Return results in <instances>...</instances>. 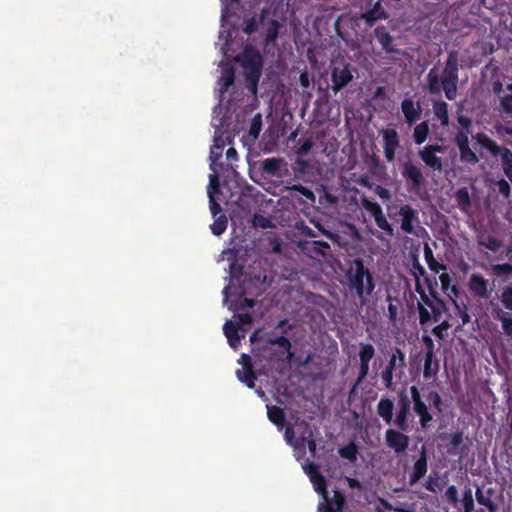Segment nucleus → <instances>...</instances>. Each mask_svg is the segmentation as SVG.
<instances>
[{
	"label": "nucleus",
	"instance_id": "f257e3e1",
	"mask_svg": "<svg viewBox=\"0 0 512 512\" xmlns=\"http://www.w3.org/2000/svg\"><path fill=\"white\" fill-rule=\"evenodd\" d=\"M237 0H221L222 2V15H221V31L219 34L220 50L223 53L224 59L220 65V76L217 81V92L219 97V105L213 111L212 125L216 129L214 136V143L210 150V169L208 197L211 204L213 214L216 213L218 207L215 203V190L218 188V164L217 160L222 156L223 149L226 145V140L222 137L221 129L224 127L225 119L228 117L236 104L241 100L242 92L238 91L234 86V70L229 62L231 57L230 52H233L228 41L230 32L226 29L230 20L229 2L234 3Z\"/></svg>",
	"mask_w": 512,
	"mask_h": 512
},
{
	"label": "nucleus",
	"instance_id": "f03ea898",
	"mask_svg": "<svg viewBox=\"0 0 512 512\" xmlns=\"http://www.w3.org/2000/svg\"><path fill=\"white\" fill-rule=\"evenodd\" d=\"M236 252L233 249L224 250L221 254L219 261L227 260L228 270L231 275L229 284L224 288V304L227 305L229 310L238 311L245 306L252 307L253 301L247 298L242 299L243 294L246 293V286L242 284L240 269L235 263Z\"/></svg>",
	"mask_w": 512,
	"mask_h": 512
},
{
	"label": "nucleus",
	"instance_id": "7ed1b4c3",
	"mask_svg": "<svg viewBox=\"0 0 512 512\" xmlns=\"http://www.w3.org/2000/svg\"><path fill=\"white\" fill-rule=\"evenodd\" d=\"M302 468L305 473L308 474L315 491L322 497V501L318 506V512H341L344 502L342 495L338 492H334L333 499L330 500L327 496L325 480L319 474L314 465L309 462H304L302 463Z\"/></svg>",
	"mask_w": 512,
	"mask_h": 512
},
{
	"label": "nucleus",
	"instance_id": "20e7f679",
	"mask_svg": "<svg viewBox=\"0 0 512 512\" xmlns=\"http://www.w3.org/2000/svg\"><path fill=\"white\" fill-rule=\"evenodd\" d=\"M312 432L309 426L304 423H296L292 427H288L285 432V439L289 445L294 448L295 456L299 460L305 453V446L314 455L316 444L312 440Z\"/></svg>",
	"mask_w": 512,
	"mask_h": 512
},
{
	"label": "nucleus",
	"instance_id": "39448f33",
	"mask_svg": "<svg viewBox=\"0 0 512 512\" xmlns=\"http://www.w3.org/2000/svg\"><path fill=\"white\" fill-rule=\"evenodd\" d=\"M457 79L456 62L455 60H452V57H450L442 78H439L433 71L429 73L430 91L438 93L443 89L446 97L452 100L456 96Z\"/></svg>",
	"mask_w": 512,
	"mask_h": 512
},
{
	"label": "nucleus",
	"instance_id": "423d86ee",
	"mask_svg": "<svg viewBox=\"0 0 512 512\" xmlns=\"http://www.w3.org/2000/svg\"><path fill=\"white\" fill-rule=\"evenodd\" d=\"M236 61L239 62L244 69L250 91L256 94L262 64L260 54L252 47H246L242 55L236 57Z\"/></svg>",
	"mask_w": 512,
	"mask_h": 512
},
{
	"label": "nucleus",
	"instance_id": "0eeeda50",
	"mask_svg": "<svg viewBox=\"0 0 512 512\" xmlns=\"http://www.w3.org/2000/svg\"><path fill=\"white\" fill-rule=\"evenodd\" d=\"M251 321L252 319L250 315L240 314L238 316L237 323H234L233 321H227L224 324V334L228 340V343L234 350L238 349L240 339L245 337L246 329L243 326L246 324L249 325Z\"/></svg>",
	"mask_w": 512,
	"mask_h": 512
},
{
	"label": "nucleus",
	"instance_id": "6e6552de",
	"mask_svg": "<svg viewBox=\"0 0 512 512\" xmlns=\"http://www.w3.org/2000/svg\"><path fill=\"white\" fill-rule=\"evenodd\" d=\"M349 275L351 284L359 295L369 294L373 290L371 275L360 262L351 266Z\"/></svg>",
	"mask_w": 512,
	"mask_h": 512
},
{
	"label": "nucleus",
	"instance_id": "1a4fd4ad",
	"mask_svg": "<svg viewBox=\"0 0 512 512\" xmlns=\"http://www.w3.org/2000/svg\"><path fill=\"white\" fill-rule=\"evenodd\" d=\"M476 142L483 148L487 149L491 154H500L504 172L511 178L512 177V153L507 150L498 147L489 137L484 134H477L475 137Z\"/></svg>",
	"mask_w": 512,
	"mask_h": 512
},
{
	"label": "nucleus",
	"instance_id": "9d476101",
	"mask_svg": "<svg viewBox=\"0 0 512 512\" xmlns=\"http://www.w3.org/2000/svg\"><path fill=\"white\" fill-rule=\"evenodd\" d=\"M333 90L339 91L346 86L353 78L349 65L345 63L335 64L332 70Z\"/></svg>",
	"mask_w": 512,
	"mask_h": 512
},
{
	"label": "nucleus",
	"instance_id": "9b49d317",
	"mask_svg": "<svg viewBox=\"0 0 512 512\" xmlns=\"http://www.w3.org/2000/svg\"><path fill=\"white\" fill-rule=\"evenodd\" d=\"M362 206L374 217L375 222L380 229L392 233L391 225L386 220L382 213L381 207L376 202L370 201L367 198H363Z\"/></svg>",
	"mask_w": 512,
	"mask_h": 512
},
{
	"label": "nucleus",
	"instance_id": "f8f14e48",
	"mask_svg": "<svg viewBox=\"0 0 512 512\" xmlns=\"http://www.w3.org/2000/svg\"><path fill=\"white\" fill-rule=\"evenodd\" d=\"M468 140H469L468 133H465V132L458 133V135L455 138L456 144L460 151L461 161L467 162V163H476V162H478V157L475 154V152H473L470 149V147L468 145V143H469Z\"/></svg>",
	"mask_w": 512,
	"mask_h": 512
},
{
	"label": "nucleus",
	"instance_id": "ddd939ff",
	"mask_svg": "<svg viewBox=\"0 0 512 512\" xmlns=\"http://www.w3.org/2000/svg\"><path fill=\"white\" fill-rule=\"evenodd\" d=\"M386 442L396 453H400L408 447L409 438L398 431L390 429L386 432Z\"/></svg>",
	"mask_w": 512,
	"mask_h": 512
},
{
	"label": "nucleus",
	"instance_id": "4468645a",
	"mask_svg": "<svg viewBox=\"0 0 512 512\" xmlns=\"http://www.w3.org/2000/svg\"><path fill=\"white\" fill-rule=\"evenodd\" d=\"M410 391L414 403V410L420 416L422 426L426 427L432 417L429 414L426 405L422 402L418 389L415 386H412Z\"/></svg>",
	"mask_w": 512,
	"mask_h": 512
},
{
	"label": "nucleus",
	"instance_id": "2eb2a0df",
	"mask_svg": "<svg viewBox=\"0 0 512 512\" xmlns=\"http://www.w3.org/2000/svg\"><path fill=\"white\" fill-rule=\"evenodd\" d=\"M410 391L414 403V410L420 416L422 426L426 427L432 417L429 414L426 405L422 402L418 389L415 386H412Z\"/></svg>",
	"mask_w": 512,
	"mask_h": 512
},
{
	"label": "nucleus",
	"instance_id": "dca6fc26",
	"mask_svg": "<svg viewBox=\"0 0 512 512\" xmlns=\"http://www.w3.org/2000/svg\"><path fill=\"white\" fill-rule=\"evenodd\" d=\"M238 362L242 365V369L236 371L237 378L248 387L252 388L254 386L255 376L251 371L250 357L246 354H242Z\"/></svg>",
	"mask_w": 512,
	"mask_h": 512
},
{
	"label": "nucleus",
	"instance_id": "f3484780",
	"mask_svg": "<svg viewBox=\"0 0 512 512\" xmlns=\"http://www.w3.org/2000/svg\"><path fill=\"white\" fill-rule=\"evenodd\" d=\"M384 140V152L388 161L394 159L395 150L398 146V135L394 130H384L382 132Z\"/></svg>",
	"mask_w": 512,
	"mask_h": 512
},
{
	"label": "nucleus",
	"instance_id": "a211bd4d",
	"mask_svg": "<svg viewBox=\"0 0 512 512\" xmlns=\"http://www.w3.org/2000/svg\"><path fill=\"white\" fill-rule=\"evenodd\" d=\"M438 151H441L440 146L425 147L423 150L420 151V156L422 160L426 163V165L435 170L442 169L441 160L435 154Z\"/></svg>",
	"mask_w": 512,
	"mask_h": 512
},
{
	"label": "nucleus",
	"instance_id": "6ab92c4d",
	"mask_svg": "<svg viewBox=\"0 0 512 512\" xmlns=\"http://www.w3.org/2000/svg\"><path fill=\"white\" fill-rule=\"evenodd\" d=\"M218 188L215 190V203L217 204V208H216V213L215 215L213 214V212H211L212 214V217L214 218V222L211 224L210 228H211V231L214 235H221L227 228V218L225 215H219L217 217V214L221 211V208H220V205L219 203L217 202L218 200H220L218 198ZM210 211H212L210 209Z\"/></svg>",
	"mask_w": 512,
	"mask_h": 512
},
{
	"label": "nucleus",
	"instance_id": "aec40b11",
	"mask_svg": "<svg viewBox=\"0 0 512 512\" xmlns=\"http://www.w3.org/2000/svg\"><path fill=\"white\" fill-rule=\"evenodd\" d=\"M404 362V355L397 351L396 354L392 355L388 367L382 373V379L387 387H390L393 380V371L402 366Z\"/></svg>",
	"mask_w": 512,
	"mask_h": 512
},
{
	"label": "nucleus",
	"instance_id": "412c9836",
	"mask_svg": "<svg viewBox=\"0 0 512 512\" xmlns=\"http://www.w3.org/2000/svg\"><path fill=\"white\" fill-rule=\"evenodd\" d=\"M401 108L408 123L412 124L419 119L421 114L419 103L414 102L412 99H404Z\"/></svg>",
	"mask_w": 512,
	"mask_h": 512
},
{
	"label": "nucleus",
	"instance_id": "4be33fe9",
	"mask_svg": "<svg viewBox=\"0 0 512 512\" xmlns=\"http://www.w3.org/2000/svg\"><path fill=\"white\" fill-rule=\"evenodd\" d=\"M374 355V348L369 345H362L361 350L359 352L360 357V377L359 380H362L366 377L369 370V361L372 359Z\"/></svg>",
	"mask_w": 512,
	"mask_h": 512
},
{
	"label": "nucleus",
	"instance_id": "5701e85b",
	"mask_svg": "<svg viewBox=\"0 0 512 512\" xmlns=\"http://www.w3.org/2000/svg\"><path fill=\"white\" fill-rule=\"evenodd\" d=\"M471 291L479 296H488V281L479 274H472L469 281Z\"/></svg>",
	"mask_w": 512,
	"mask_h": 512
},
{
	"label": "nucleus",
	"instance_id": "b1692460",
	"mask_svg": "<svg viewBox=\"0 0 512 512\" xmlns=\"http://www.w3.org/2000/svg\"><path fill=\"white\" fill-rule=\"evenodd\" d=\"M399 214L402 217L401 228L407 233H412L415 221L414 211L408 206H402Z\"/></svg>",
	"mask_w": 512,
	"mask_h": 512
},
{
	"label": "nucleus",
	"instance_id": "393cba45",
	"mask_svg": "<svg viewBox=\"0 0 512 512\" xmlns=\"http://www.w3.org/2000/svg\"><path fill=\"white\" fill-rule=\"evenodd\" d=\"M378 414L386 421L390 422L392 419L393 403L388 399H382L378 403Z\"/></svg>",
	"mask_w": 512,
	"mask_h": 512
},
{
	"label": "nucleus",
	"instance_id": "a878e982",
	"mask_svg": "<svg viewBox=\"0 0 512 512\" xmlns=\"http://www.w3.org/2000/svg\"><path fill=\"white\" fill-rule=\"evenodd\" d=\"M261 129H262V116L260 114H257L253 117L250 128H249L248 138L250 139L251 143H253L257 139Z\"/></svg>",
	"mask_w": 512,
	"mask_h": 512
},
{
	"label": "nucleus",
	"instance_id": "bb28decb",
	"mask_svg": "<svg viewBox=\"0 0 512 512\" xmlns=\"http://www.w3.org/2000/svg\"><path fill=\"white\" fill-rule=\"evenodd\" d=\"M438 370L437 364H433V350L429 349V351L426 354L425 357V364H424V377L430 378L431 376L435 375Z\"/></svg>",
	"mask_w": 512,
	"mask_h": 512
},
{
	"label": "nucleus",
	"instance_id": "cd10ccee",
	"mask_svg": "<svg viewBox=\"0 0 512 512\" xmlns=\"http://www.w3.org/2000/svg\"><path fill=\"white\" fill-rule=\"evenodd\" d=\"M404 175L413 182L414 185L418 186L422 180L421 171L414 165L408 164L405 166Z\"/></svg>",
	"mask_w": 512,
	"mask_h": 512
},
{
	"label": "nucleus",
	"instance_id": "c85d7f7f",
	"mask_svg": "<svg viewBox=\"0 0 512 512\" xmlns=\"http://www.w3.org/2000/svg\"><path fill=\"white\" fill-rule=\"evenodd\" d=\"M361 17L363 19H365L366 22L371 24V23L375 22L378 19L384 18L385 17V13H384V10L382 9L381 5L380 4H376L371 11L362 14Z\"/></svg>",
	"mask_w": 512,
	"mask_h": 512
},
{
	"label": "nucleus",
	"instance_id": "c756f323",
	"mask_svg": "<svg viewBox=\"0 0 512 512\" xmlns=\"http://www.w3.org/2000/svg\"><path fill=\"white\" fill-rule=\"evenodd\" d=\"M267 415H268L269 420L272 423H274L275 425H277L280 428L282 427L283 421H284V416H283V412L281 409H279L277 407L267 406Z\"/></svg>",
	"mask_w": 512,
	"mask_h": 512
},
{
	"label": "nucleus",
	"instance_id": "7c9ffc66",
	"mask_svg": "<svg viewBox=\"0 0 512 512\" xmlns=\"http://www.w3.org/2000/svg\"><path fill=\"white\" fill-rule=\"evenodd\" d=\"M429 128L426 122L417 125L414 129V139L417 144L423 143L428 135Z\"/></svg>",
	"mask_w": 512,
	"mask_h": 512
},
{
	"label": "nucleus",
	"instance_id": "2f4dec72",
	"mask_svg": "<svg viewBox=\"0 0 512 512\" xmlns=\"http://www.w3.org/2000/svg\"><path fill=\"white\" fill-rule=\"evenodd\" d=\"M435 115L440 119L442 125L448 124V111L447 104L444 102H438L434 106Z\"/></svg>",
	"mask_w": 512,
	"mask_h": 512
},
{
	"label": "nucleus",
	"instance_id": "473e14b6",
	"mask_svg": "<svg viewBox=\"0 0 512 512\" xmlns=\"http://www.w3.org/2000/svg\"><path fill=\"white\" fill-rule=\"evenodd\" d=\"M340 455L348 460H355L357 454V448L354 443H350L345 447L340 448Z\"/></svg>",
	"mask_w": 512,
	"mask_h": 512
},
{
	"label": "nucleus",
	"instance_id": "72a5a7b5",
	"mask_svg": "<svg viewBox=\"0 0 512 512\" xmlns=\"http://www.w3.org/2000/svg\"><path fill=\"white\" fill-rule=\"evenodd\" d=\"M427 463L424 456L416 461L414 465V480L419 479L426 473Z\"/></svg>",
	"mask_w": 512,
	"mask_h": 512
},
{
	"label": "nucleus",
	"instance_id": "f704fd0d",
	"mask_svg": "<svg viewBox=\"0 0 512 512\" xmlns=\"http://www.w3.org/2000/svg\"><path fill=\"white\" fill-rule=\"evenodd\" d=\"M501 301L506 309L512 310V287H507L504 289Z\"/></svg>",
	"mask_w": 512,
	"mask_h": 512
},
{
	"label": "nucleus",
	"instance_id": "c9c22d12",
	"mask_svg": "<svg viewBox=\"0 0 512 512\" xmlns=\"http://www.w3.org/2000/svg\"><path fill=\"white\" fill-rule=\"evenodd\" d=\"M289 189L300 192L305 198H307L311 202H315L316 200L314 193L301 185H293Z\"/></svg>",
	"mask_w": 512,
	"mask_h": 512
},
{
	"label": "nucleus",
	"instance_id": "e433bc0d",
	"mask_svg": "<svg viewBox=\"0 0 512 512\" xmlns=\"http://www.w3.org/2000/svg\"><path fill=\"white\" fill-rule=\"evenodd\" d=\"M507 89L511 92V94L503 96L501 99V103H502L503 109L506 112L512 113V85H508Z\"/></svg>",
	"mask_w": 512,
	"mask_h": 512
},
{
	"label": "nucleus",
	"instance_id": "4c0bfd02",
	"mask_svg": "<svg viewBox=\"0 0 512 512\" xmlns=\"http://www.w3.org/2000/svg\"><path fill=\"white\" fill-rule=\"evenodd\" d=\"M253 225L255 227L267 228L271 226V221L262 215H255L253 218Z\"/></svg>",
	"mask_w": 512,
	"mask_h": 512
},
{
	"label": "nucleus",
	"instance_id": "58836bf2",
	"mask_svg": "<svg viewBox=\"0 0 512 512\" xmlns=\"http://www.w3.org/2000/svg\"><path fill=\"white\" fill-rule=\"evenodd\" d=\"M279 161L276 159H266L263 163V167L267 172L274 173L279 169Z\"/></svg>",
	"mask_w": 512,
	"mask_h": 512
},
{
	"label": "nucleus",
	"instance_id": "ea45409f",
	"mask_svg": "<svg viewBox=\"0 0 512 512\" xmlns=\"http://www.w3.org/2000/svg\"><path fill=\"white\" fill-rule=\"evenodd\" d=\"M450 325L448 322L444 321L442 322L440 325H438L437 327H435L433 329V333L439 337V338H443L444 337V332L447 331L449 329Z\"/></svg>",
	"mask_w": 512,
	"mask_h": 512
},
{
	"label": "nucleus",
	"instance_id": "a19ab883",
	"mask_svg": "<svg viewBox=\"0 0 512 512\" xmlns=\"http://www.w3.org/2000/svg\"><path fill=\"white\" fill-rule=\"evenodd\" d=\"M457 198L461 205L466 206L469 204L470 199L468 191L466 189L459 190L457 193Z\"/></svg>",
	"mask_w": 512,
	"mask_h": 512
},
{
	"label": "nucleus",
	"instance_id": "79ce46f5",
	"mask_svg": "<svg viewBox=\"0 0 512 512\" xmlns=\"http://www.w3.org/2000/svg\"><path fill=\"white\" fill-rule=\"evenodd\" d=\"M336 201H337L336 197L328 192H324V194L319 198V202L322 205L335 204Z\"/></svg>",
	"mask_w": 512,
	"mask_h": 512
},
{
	"label": "nucleus",
	"instance_id": "37998d69",
	"mask_svg": "<svg viewBox=\"0 0 512 512\" xmlns=\"http://www.w3.org/2000/svg\"><path fill=\"white\" fill-rule=\"evenodd\" d=\"M428 265H429V268L436 273L445 271V267L442 264L435 261L434 259H428Z\"/></svg>",
	"mask_w": 512,
	"mask_h": 512
},
{
	"label": "nucleus",
	"instance_id": "c03bdc74",
	"mask_svg": "<svg viewBox=\"0 0 512 512\" xmlns=\"http://www.w3.org/2000/svg\"><path fill=\"white\" fill-rule=\"evenodd\" d=\"M497 274H510L512 272V266L510 264L497 265L494 267Z\"/></svg>",
	"mask_w": 512,
	"mask_h": 512
},
{
	"label": "nucleus",
	"instance_id": "a18cd8bd",
	"mask_svg": "<svg viewBox=\"0 0 512 512\" xmlns=\"http://www.w3.org/2000/svg\"><path fill=\"white\" fill-rule=\"evenodd\" d=\"M499 192L503 194L505 197L509 196L510 187L509 184L505 180H501L498 182Z\"/></svg>",
	"mask_w": 512,
	"mask_h": 512
},
{
	"label": "nucleus",
	"instance_id": "49530a36",
	"mask_svg": "<svg viewBox=\"0 0 512 512\" xmlns=\"http://www.w3.org/2000/svg\"><path fill=\"white\" fill-rule=\"evenodd\" d=\"M502 327L506 334H508L509 336H512V319L503 318Z\"/></svg>",
	"mask_w": 512,
	"mask_h": 512
},
{
	"label": "nucleus",
	"instance_id": "de8ad7c7",
	"mask_svg": "<svg viewBox=\"0 0 512 512\" xmlns=\"http://www.w3.org/2000/svg\"><path fill=\"white\" fill-rule=\"evenodd\" d=\"M278 32V24L276 22L272 23V28L269 29L267 33V38L269 41H273L277 37Z\"/></svg>",
	"mask_w": 512,
	"mask_h": 512
},
{
	"label": "nucleus",
	"instance_id": "09e8293b",
	"mask_svg": "<svg viewBox=\"0 0 512 512\" xmlns=\"http://www.w3.org/2000/svg\"><path fill=\"white\" fill-rule=\"evenodd\" d=\"M454 305L462 319L463 324H466L470 321L469 315L466 313V311L462 310L461 307L454 301Z\"/></svg>",
	"mask_w": 512,
	"mask_h": 512
},
{
	"label": "nucleus",
	"instance_id": "8fccbe9b",
	"mask_svg": "<svg viewBox=\"0 0 512 512\" xmlns=\"http://www.w3.org/2000/svg\"><path fill=\"white\" fill-rule=\"evenodd\" d=\"M440 282L442 284L443 289L447 290L449 283H450V277L446 272H442L439 276Z\"/></svg>",
	"mask_w": 512,
	"mask_h": 512
},
{
	"label": "nucleus",
	"instance_id": "3c124183",
	"mask_svg": "<svg viewBox=\"0 0 512 512\" xmlns=\"http://www.w3.org/2000/svg\"><path fill=\"white\" fill-rule=\"evenodd\" d=\"M376 193L382 199H389L390 198L389 191L387 189L382 188V187H377L376 188Z\"/></svg>",
	"mask_w": 512,
	"mask_h": 512
},
{
	"label": "nucleus",
	"instance_id": "603ef678",
	"mask_svg": "<svg viewBox=\"0 0 512 512\" xmlns=\"http://www.w3.org/2000/svg\"><path fill=\"white\" fill-rule=\"evenodd\" d=\"M299 80L303 87H308L310 84V80L306 72L300 74Z\"/></svg>",
	"mask_w": 512,
	"mask_h": 512
},
{
	"label": "nucleus",
	"instance_id": "864d4df0",
	"mask_svg": "<svg viewBox=\"0 0 512 512\" xmlns=\"http://www.w3.org/2000/svg\"><path fill=\"white\" fill-rule=\"evenodd\" d=\"M312 147V142L310 140L305 141L302 146L299 149V152L301 154H305L307 151H309Z\"/></svg>",
	"mask_w": 512,
	"mask_h": 512
},
{
	"label": "nucleus",
	"instance_id": "5fc2aeb1",
	"mask_svg": "<svg viewBox=\"0 0 512 512\" xmlns=\"http://www.w3.org/2000/svg\"><path fill=\"white\" fill-rule=\"evenodd\" d=\"M226 158L230 161L236 160L237 152L234 148H229L226 152Z\"/></svg>",
	"mask_w": 512,
	"mask_h": 512
},
{
	"label": "nucleus",
	"instance_id": "6e6d98bb",
	"mask_svg": "<svg viewBox=\"0 0 512 512\" xmlns=\"http://www.w3.org/2000/svg\"><path fill=\"white\" fill-rule=\"evenodd\" d=\"M429 319V313L423 307L420 309V322L424 324Z\"/></svg>",
	"mask_w": 512,
	"mask_h": 512
},
{
	"label": "nucleus",
	"instance_id": "4d7b16f0",
	"mask_svg": "<svg viewBox=\"0 0 512 512\" xmlns=\"http://www.w3.org/2000/svg\"><path fill=\"white\" fill-rule=\"evenodd\" d=\"M390 40V37L386 34L380 37V42L382 43L384 49L388 50Z\"/></svg>",
	"mask_w": 512,
	"mask_h": 512
},
{
	"label": "nucleus",
	"instance_id": "13d9d810",
	"mask_svg": "<svg viewBox=\"0 0 512 512\" xmlns=\"http://www.w3.org/2000/svg\"><path fill=\"white\" fill-rule=\"evenodd\" d=\"M458 121L463 127H468L471 123L470 119L464 116H460Z\"/></svg>",
	"mask_w": 512,
	"mask_h": 512
},
{
	"label": "nucleus",
	"instance_id": "bf43d9fd",
	"mask_svg": "<svg viewBox=\"0 0 512 512\" xmlns=\"http://www.w3.org/2000/svg\"><path fill=\"white\" fill-rule=\"evenodd\" d=\"M405 416H406L405 411H403L397 417V422H398L399 426H401V427H403V424L405 422Z\"/></svg>",
	"mask_w": 512,
	"mask_h": 512
},
{
	"label": "nucleus",
	"instance_id": "052dcab7",
	"mask_svg": "<svg viewBox=\"0 0 512 512\" xmlns=\"http://www.w3.org/2000/svg\"><path fill=\"white\" fill-rule=\"evenodd\" d=\"M461 439H462V437H461V435H460V434H455V435L453 436V438H452V444H453L454 446L459 445V444H460V442H461Z\"/></svg>",
	"mask_w": 512,
	"mask_h": 512
},
{
	"label": "nucleus",
	"instance_id": "680f3d73",
	"mask_svg": "<svg viewBox=\"0 0 512 512\" xmlns=\"http://www.w3.org/2000/svg\"><path fill=\"white\" fill-rule=\"evenodd\" d=\"M254 30V22L253 23H248L246 28H245V32L246 33H251L252 31Z\"/></svg>",
	"mask_w": 512,
	"mask_h": 512
},
{
	"label": "nucleus",
	"instance_id": "e2e57ef3",
	"mask_svg": "<svg viewBox=\"0 0 512 512\" xmlns=\"http://www.w3.org/2000/svg\"><path fill=\"white\" fill-rule=\"evenodd\" d=\"M347 482L351 488L358 486V482L354 479L347 478Z\"/></svg>",
	"mask_w": 512,
	"mask_h": 512
},
{
	"label": "nucleus",
	"instance_id": "0e129e2a",
	"mask_svg": "<svg viewBox=\"0 0 512 512\" xmlns=\"http://www.w3.org/2000/svg\"><path fill=\"white\" fill-rule=\"evenodd\" d=\"M498 246H499V243H497L496 241H491L489 248L496 249Z\"/></svg>",
	"mask_w": 512,
	"mask_h": 512
},
{
	"label": "nucleus",
	"instance_id": "69168bd1",
	"mask_svg": "<svg viewBox=\"0 0 512 512\" xmlns=\"http://www.w3.org/2000/svg\"><path fill=\"white\" fill-rule=\"evenodd\" d=\"M448 493L454 495L456 493V489L454 487H450Z\"/></svg>",
	"mask_w": 512,
	"mask_h": 512
},
{
	"label": "nucleus",
	"instance_id": "338daca9",
	"mask_svg": "<svg viewBox=\"0 0 512 512\" xmlns=\"http://www.w3.org/2000/svg\"><path fill=\"white\" fill-rule=\"evenodd\" d=\"M424 341L432 347V340L429 337H424Z\"/></svg>",
	"mask_w": 512,
	"mask_h": 512
},
{
	"label": "nucleus",
	"instance_id": "774afa93",
	"mask_svg": "<svg viewBox=\"0 0 512 512\" xmlns=\"http://www.w3.org/2000/svg\"><path fill=\"white\" fill-rule=\"evenodd\" d=\"M281 345L286 346L289 345V343L286 339H281Z\"/></svg>",
	"mask_w": 512,
	"mask_h": 512
}]
</instances>
